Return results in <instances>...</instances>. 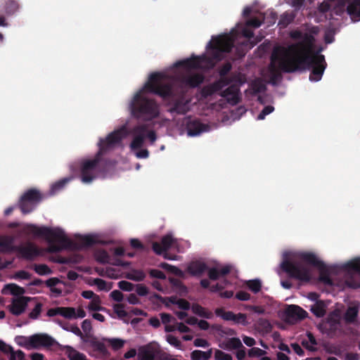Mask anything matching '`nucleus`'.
I'll return each mask as SVG.
<instances>
[{"instance_id":"50","label":"nucleus","mask_w":360,"mask_h":360,"mask_svg":"<svg viewBox=\"0 0 360 360\" xmlns=\"http://www.w3.org/2000/svg\"><path fill=\"white\" fill-rule=\"evenodd\" d=\"M215 94V91L211 84L203 86L201 90V95L204 98H207Z\"/></svg>"},{"instance_id":"18","label":"nucleus","mask_w":360,"mask_h":360,"mask_svg":"<svg viewBox=\"0 0 360 360\" xmlns=\"http://www.w3.org/2000/svg\"><path fill=\"white\" fill-rule=\"evenodd\" d=\"M286 318L292 321H301L305 319L308 313L297 305H290L285 311Z\"/></svg>"},{"instance_id":"10","label":"nucleus","mask_w":360,"mask_h":360,"mask_svg":"<svg viewBox=\"0 0 360 360\" xmlns=\"http://www.w3.org/2000/svg\"><path fill=\"white\" fill-rule=\"evenodd\" d=\"M342 269L350 274L345 280L346 285L353 289L359 288L360 279L351 273L355 272L360 275V258L348 262L342 266Z\"/></svg>"},{"instance_id":"5","label":"nucleus","mask_w":360,"mask_h":360,"mask_svg":"<svg viewBox=\"0 0 360 360\" xmlns=\"http://www.w3.org/2000/svg\"><path fill=\"white\" fill-rule=\"evenodd\" d=\"M123 138L122 132L120 130L114 131L110 133L105 139H101L98 143L99 150L95 158L91 160H82L79 162V176L84 184L91 183L101 171L100 163L101 156L108 150L119 143Z\"/></svg>"},{"instance_id":"48","label":"nucleus","mask_w":360,"mask_h":360,"mask_svg":"<svg viewBox=\"0 0 360 360\" xmlns=\"http://www.w3.org/2000/svg\"><path fill=\"white\" fill-rule=\"evenodd\" d=\"M264 16H263L262 19H259L258 18H252L246 22V25L249 26V27L257 28L261 26V25L264 22Z\"/></svg>"},{"instance_id":"16","label":"nucleus","mask_w":360,"mask_h":360,"mask_svg":"<svg viewBox=\"0 0 360 360\" xmlns=\"http://www.w3.org/2000/svg\"><path fill=\"white\" fill-rule=\"evenodd\" d=\"M219 96L225 98L231 105H236L240 101V88L236 84H231L228 88L219 92Z\"/></svg>"},{"instance_id":"47","label":"nucleus","mask_w":360,"mask_h":360,"mask_svg":"<svg viewBox=\"0 0 360 360\" xmlns=\"http://www.w3.org/2000/svg\"><path fill=\"white\" fill-rule=\"evenodd\" d=\"M114 311L120 319H123L128 315L127 312L124 309V305L122 304H115Z\"/></svg>"},{"instance_id":"1","label":"nucleus","mask_w":360,"mask_h":360,"mask_svg":"<svg viewBox=\"0 0 360 360\" xmlns=\"http://www.w3.org/2000/svg\"><path fill=\"white\" fill-rule=\"evenodd\" d=\"M233 47V40L228 35L212 37V41L207 46V48L210 50V58L203 55L202 56H192L190 58L178 61L175 63V67L181 68L186 71V73L177 77L175 79L167 78L163 74V82H170L172 87L174 84L179 83L183 87L195 88L203 82V77L198 73L190 74L189 72L192 70L200 68L202 63L221 60L223 58V54L231 52Z\"/></svg>"},{"instance_id":"53","label":"nucleus","mask_w":360,"mask_h":360,"mask_svg":"<svg viewBox=\"0 0 360 360\" xmlns=\"http://www.w3.org/2000/svg\"><path fill=\"white\" fill-rule=\"evenodd\" d=\"M167 341L174 347L178 349L181 348V342L176 336L172 335H167Z\"/></svg>"},{"instance_id":"8","label":"nucleus","mask_w":360,"mask_h":360,"mask_svg":"<svg viewBox=\"0 0 360 360\" xmlns=\"http://www.w3.org/2000/svg\"><path fill=\"white\" fill-rule=\"evenodd\" d=\"M43 196L41 193L35 188L27 190L21 196L19 201V206L23 214H28L32 212L37 205L41 201Z\"/></svg>"},{"instance_id":"7","label":"nucleus","mask_w":360,"mask_h":360,"mask_svg":"<svg viewBox=\"0 0 360 360\" xmlns=\"http://www.w3.org/2000/svg\"><path fill=\"white\" fill-rule=\"evenodd\" d=\"M303 40L296 44H291L287 49H283L282 51L285 53L289 57H300L305 54H313L311 53V46L314 38L311 34H304L302 37Z\"/></svg>"},{"instance_id":"63","label":"nucleus","mask_w":360,"mask_h":360,"mask_svg":"<svg viewBox=\"0 0 360 360\" xmlns=\"http://www.w3.org/2000/svg\"><path fill=\"white\" fill-rule=\"evenodd\" d=\"M236 298L238 300L247 301L250 299V295L245 291L240 290L236 294Z\"/></svg>"},{"instance_id":"3","label":"nucleus","mask_w":360,"mask_h":360,"mask_svg":"<svg viewBox=\"0 0 360 360\" xmlns=\"http://www.w3.org/2000/svg\"><path fill=\"white\" fill-rule=\"evenodd\" d=\"M298 260L290 261L284 259L281 264V269L290 278L302 282H309L311 278L310 268L307 265L316 267L319 271V281L326 285H332L333 281L330 276V269L326 264L320 260L317 256L311 252H300Z\"/></svg>"},{"instance_id":"54","label":"nucleus","mask_w":360,"mask_h":360,"mask_svg":"<svg viewBox=\"0 0 360 360\" xmlns=\"http://www.w3.org/2000/svg\"><path fill=\"white\" fill-rule=\"evenodd\" d=\"M266 352L259 347H252L248 351V356L250 357L262 356Z\"/></svg>"},{"instance_id":"15","label":"nucleus","mask_w":360,"mask_h":360,"mask_svg":"<svg viewBox=\"0 0 360 360\" xmlns=\"http://www.w3.org/2000/svg\"><path fill=\"white\" fill-rule=\"evenodd\" d=\"M14 251L18 252L21 257L27 260H32L40 254L37 246L30 242L25 245L15 246Z\"/></svg>"},{"instance_id":"35","label":"nucleus","mask_w":360,"mask_h":360,"mask_svg":"<svg viewBox=\"0 0 360 360\" xmlns=\"http://www.w3.org/2000/svg\"><path fill=\"white\" fill-rule=\"evenodd\" d=\"M69 353H68V358L70 360H87L86 356L80 353L71 347H68Z\"/></svg>"},{"instance_id":"49","label":"nucleus","mask_w":360,"mask_h":360,"mask_svg":"<svg viewBox=\"0 0 360 360\" xmlns=\"http://www.w3.org/2000/svg\"><path fill=\"white\" fill-rule=\"evenodd\" d=\"M160 267L176 275H180L181 274V271L179 268L165 262L161 263Z\"/></svg>"},{"instance_id":"12","label":"nucleus","mask_w":360,"mask_h":360,"mask_svg":"<svg viewBox=\"0 0 360 360\" xmlns=\"http://www.w3.org/2000/svg\"><path fill=\"white\" fill-rule=\"evenodd\" d=\"M29 343L31 349H37L40 347H49L58 345L52 337L46 333H37L30 336Z\"/></svg>"},{"instance_id":"55","label":"nucleus","mask_w":360,"mask_h":360,"mask_svg":"<svg viewBox=\"0 0 360 360\" xmlns=\"http://www.w3.org/2000/svg\"><path fill=\"white\" fill-rule=\"evenodd\" d=\"M274 108L272 105L265 106L257 116V120H264L266 115L272 112Z\"/></svg>"},{"instance_id":"32","label":"nucleus","mask_w":360,"mask_h":360,"mask_svg":"<svg viewBox=\"0 0 360 360\" xmlns=\"http://www.w3.org/2000/svg\"><path fill=\"white\" fill-rule=\"evenodd\" d=\"M307 336L308 338V341L307 340H302V345L306 349H309L310 351H313V352L316 351V349L314 347V345H317V342H316V340L315 337L310 332H307Z\"/></svg>"},{"instance_id":"46","label":"nucleus","mask_w":360,"mask_h":360,"mask_svg":"<svg viewBox=\"0 0 360 360\" xmlns=\"http://www.w3.org/2000/svg\"><path fill=\"white\" fill-rule=\"evenodd\" d=\"M108 342L114 350L121 349L124 344V342L122 340L118 338L109 339Z\"/></svg>"},{"instance_id":"34","label":"nucleus","mask_w":360,"mask_h":360,"mask_svg":"<svg viewBox=\"0 0 360 360\" xmlns=\"http://www.w3.org/2000/svg\"><path fill=\"white\" fill-rule=\"evenodd\" d=\"M169 301L172 304H176L179 308L183 310H188L191 308V304L188 301L185 299H178L176 300L174 297H171Z\"/></svg>"},{"instance_id":"4","label":"nucleus","mask_w":360,"mask_h":360,"mask_svg":"<svg viewBox=\"0 0 360 360\" xmlns=\"http://www.w3.org/2000/svg\"><path fill=\"white\" fill-rule=\"evenodd\" d=\"M27 231L30 233L46 239L49 244L47 252L49 253H58L64 249L89 248L97 243L96 238L91 235H77L75 237L78 243H75L67 237L63 230L60 228L39 227L30 224L27 226Z\"/></svg>"},{"instance_id":"43","label":"nucleus","mask_w":360,"mask_h":360,"mask_svg":"<svg viewBox=\"0 0 360 360\" xmlns=\"http://www.w3.org/2000/svg\"><path fill=\"white\" fill-rule=\"evenodd\" d=\"M29 340H30V337H25V336L20 335V336H17L15 338L16 343L19 346L25 347L27 349H31V346L30 345Z\"/></svg>"},{"instance_id":"60","label":"nucleus","mask_w":360,"mask_h":360,"mask_svg":"<svg viewBox=\"0 0 360 360\" xmlns=\"http://www.w3.org/2000/svg\"><path fill=\"white\" fill-rule=\"evenodd\" d=\"M207 270H208V276L210 280L216 281L220 277V275L219 273V269H217V268L212 267Z\"/></svg>"},{"instance_id":"13","label":"nucleus","mask_w":360,"mask_h":360,"mask_svg":"<svg viewBox=\"0 0 360 360\" xmlns=\"http://www.w3.org/2000/svg\"><path fill=\"white\" fill-rule=\"evenodd\" d=\"M147 131L148 126L146 124H139L135 126L132 129L131 133L134 136V138L131 143H130V148L131 150L139 149L142 147Z\"/></svg>"},{"instance_id":"27","label":"nucleus","mask_w":360,"mask_h":360,"mask_svg":"<svg viewBox=\"0 0 360 360\" xmlns=\"http://www.w3.org/2000/svg\"><path fill=\"white\" fill-rule=\"evenodd\" d=\"M169 111L171 113H176L178 115H185L188 112V107L186 103L177 101L169 108Z\"/></svg>"},{"instance_id":"29","label":"nucleus","mask_w":360,"mask_h":360,"mask_svg":"<svg viewBox=\"0 0 360 360\" xmlns=\"http://www.w3.org/2000/svg\"><path fill=\"white\" fill-rule=\"evenodd\" d=\"M358 308L356 307H349L345 314V320L347 323H353L355 322L358 316Z\"/></svg>"},{"instance_id":"51","label":"nucleus","mask_w":360,"mask_h":360,"mask_svg":"<svg viewBox=\"0 0 360 360\" xmlns=\"http://www.w3.org/2000/svg\"><path fill=\"white\" fill-rule=\"evenodd\" d=\"M42 304L41 303H37L34 308L29 314V317L32 319H37L41 311Z\"/></svg>"},{"instance_id":"42","label":"nucleus","mask_w":360,"mask_h":360,"mask_svg":"<svg viewBox=\"0 0 360 360\" xmlns=\"http://www.w3.org/2000/svg\"><path fill=\"white\" fill-rule=\"evenodd\" d=\"M226 347L229 349H239L243 347L240 340L238 338H232L227 340L226 343Z\"/></svg>"},{"instance_id":"58","label":"nucleus","mask_w":360,"mask_h":360,"mask_svg":"<svg viewBox=\"0 0 360 360\" xmlns=\"http://www.w3.org/2000/svg\"><path fill=\"white\" fill-rule=\"evenodd\" d=\"M216 360H232V356L221 350H217L215 352Z\"/></svg>"},{"instance_id":"14","label":"nucleus","mask_w":360,"mask_h":360,"mask_svg":"<svg viewBox=\"0 0 360 360\" xmlns=\"http://www.w3.org/2000/svg\"><path fill=\"white\" fill-rule=\"evenodd\" d=\"M217 316H220L225 321H232L235 323H240L243 326L248 325L247 316L245 314H234L233 311H226L223 308H217L214 311Z\"/></svg>"},{"instance_id":"39","label":"nucleus","mask_w":360,"mask_h":360,"mask_svg":"<svg viewBox=\"0 0 360 360\" xmlns=\"http://www.w3.org/2000/svg\"><path fill=\"white\" fill-rule=\"evenodd\" d=\"M6 287L13 295H21L25 293V289L17 284L11 283L6 285Z\"/></svg>"},{"instance_id":"40","label":"nucleus","mask_w":360,"mask_h":360,"mask_svg":"<svg viewBox=\"0 0 360 360\" xmlns=\"http://www.w3.org/2000/svg\"><path fill=\"white\" fill-rule=\"evenodd\" d=\"M100 304L101 299L98 295L91 300V302L89 304L88 308L90 311H102L104 309V308L103 307H101Z\"/></svg>"},{"instance_id":"64","label":"nucleus","mask_w":360,"mask_h":360,"mask_svg":"<svg viewBox=\"0 0 360 360\" xmlns=\"http://www.w3.org/2000/svg\"><path fill=\"white\" fill-rule=\"evenodd\" d=\"M193 345L195 347H204V348L210 346V343L207 342V340H206L205 339H202V338H196L193 342Z\"/></svg>"},{"instance_id":"2","label":"nucleus","mask_w":360,"mask_h":360,"mask_svg":"<svg viewBox=\"0 0 360 360\" xmlns=\"http://www.w3.org/2000/svg\"><path fill=\"white\" fill-rule=\"evenodd\" d=\"M146 92L167 98L172 96V84L163 82V73L153 72L143 88L133 97L130 103L132 116L144 120H152L160 115L159 105L154 99L146 96Z\"/></svg>"},{"instance_id":"62","label":"nucleus","mask_w":360,"mask_h":360,"mask_svg":"<svg viewBox=\"0 0 360 360\" xmlns=\"http://www.w3.org/2000/svg\"><path fill=\"white\" fill-rule=\"evenodd\" d=\"M110 296L113 300L116 302H121L123 300V294L118 290L112 291Z\"/></svg>"},{"instance_id":"41","label":"nucleus","mask_w":360,"mask_h":360,"mask_svg":"<svg viewBox=\"0 0 360 360\" xmlns=\"http://www.w3.org/2000/svg\"><path fill=\"white\" fill-rule=\"evenodd\" d=\"M72 179V177H67V178H64L57 182H56L55 184H53L51 186V191L53 192V193H56L58 191H60V189H62L66 184H68L69 181H70Z\"/></svg>"},{"instance_id":"57","label":"nucleus","mask_w":360,"mask_h":360,"mask_svg":"<svg viewBox=\"0 0 360 360\" xmlns=\"http://www.w3.org/2000/svg\"><path fill=\"white\" fill-rule=\"evenodd\" d=\"M149 275L152 278H156L162 279V280L166 278V276H165V273L158 269H150L149 271Z\"/></svg>"},{"instance_id":"38","label":"nucleus","mask_w":360,"mask_h":360,"mask_svg":"<svg viewBox=\"0 0 360 360\" xmlns=\"http://www.w3.org/2000/svg\"><path fill=\"white\" fill-rule=\"evenodd\" d=\"M60 325L65 330L70 331L77 336H82V333L77 325L70 324L69 323H64L63 324L60 323Z\"/></svg>"},{"instance_id":"21","label":"nucleus","mask_w":360,"mask_h":360,"mask_svg":"<svg viewBox=\"0 0 360 360\" xmlns=\"http://www.w3.org/2000/svg\"><path fill=\"white\" fill-rule=\"evenodd\" d=\"M209 127L198 120L190 122L187 125L188 134L191 136L200 135L202 132L207 131Z\"/></svg>"},{"instance_id":"45","label":"nucleus","mask_w":360,"mask_h":360,"mask_svg":"<svg viewBox=\"0 0 360 360\" xmlns=\"http://www.w3.org/2000/svg\"><path fill=\"white\" fill-rule=\"evenodd\" d=\"M94 283L96 285H97L98 288L100 290L108 291L111 288V285L108 286L107 282L101 278H95L94 280Z\"/></svg>"},{"instance_id":"31","label":"nucleus","mask_w":360,"mask_h":360,"mask_svg":"<svg viewBox=\"0 0 360 360\" xmlns=\"http://www.w3.org/2000/svg\"><path fill=\"white\" fill-rule=\"evenodd\" d=\"M251 89L253 94H257L266 91V86L265 84L260 79H257L251 83Z\"/></svg>"},{"instance_id":"33","label":"nucleus","mask_w":360,"mask_h":360,"mask_svg":"<svg viewBox=\"0 0 360 360\" xmlns=\"http://www.w3.org/2000/svg\"><path fill=\"white\" fill-rule=\"evenodd\" d=\"M32 269L37 274L41 276L49 275L52 274V270L49 267L48 265L44 264H34L32 265Z\"/></svg>"},{"instance_id":"23","label":"nucleus","mask_w":360,"mask_h":360,"mask_svg":"<svg viewBox=\"0 0 360 360\" xmlns=\"http://www.w3.org/2000/svg\"><path fill=\"white\" fill-rule=\"evenodd\" d=\"M13 239L10 236H0V253H8L13 252L15 245H13Z\"/></svg>"},{"instance_id":"9","label":"nucleus","mask_w":360,"mask_h":360,"mask_svg":"<svg viewBox=\"0 0 360 360\" xmlns=\"http://www.w3.org/2000/svg\"><path fill=\"white\" fill-rule=\"evenodd\" d=\"M290 57L283 52V56L280 55L278 49H274L271 56V63L269 67V83L272 85H276L277 83L282 79L281 72L283 71L280 68V62L283 58L287 59Z\"/></svg>"},{"instance_id":"36","label":"nucleus","mask_w":360,"mask_h":360,"mask_svg":"<svg viewBox=\"0 0 360 360\" xmlns=\"http://www.w3.org/2000/svg\"><path fill=\"white\" fill-rule=\"evenodd\" d=\"M246 285L254 293L259 292L262 288V283L258 279L250 280L247 281Z\"/></svg>"},{"instance_id":"11","label":"nucleus","mask_w":360,"mask_h":360,"mask_svg":"<svg viewBox=\"0 0 360 360\" xmlns=\"http://www.w3.org/2000/svg\"><path fill=\"white\" fill-rule=\"evenodd\" d=\"M340 326V316L338 313L333 311L320 324V328L323 333L331 335L336 333Z\"/></svg>"},{"instance_id":"28","label":"nucleus","mask_w":360,"mask_h":360,"mask_svg":"<svg viewBox=\"0 0 360 360\" xmlns=\"http://www.w3.org/2000/svg\"><path fill=\"white\" fill-rule=\"evenodd\" d=\"M311 311L318 318L323 317L326 313L325 304L318 301L311 307Z\"/></svg>"},{"instance_id":"61","label":"nucleus","mask_w":360,"mask_h":360,"mask_svg":"<svg viewBox=\"0 0 360 360\" xmlns=\"http://www.w3.org/2000/svg\"><path fill=\"white\" fill-rule=\"evenodd\" d=\"M136 292L139 296H146L148 294V289L145 285L139 284L136 285Z\"/></svg>"},{"instance_id":"59","label":"nucleus","mask_w":360,"mask_h":360,"mask_svg":"<svg viewBox=\"0 0 360 360\" xmlns=\"http://www.w3.org/2000/svg\"><path fill=\"white\" fill-rule=\"evenodd\" d=\"M232 65L230 63H224L219 70V76H226L227 74L231 71Z\"/></svg>"},{"instance_id":"37","label":"nucleus","mask_w":360,"mask_h":360,"mask_svg":"<svg viewBox=\"0 0 360 360\" xmlns=\"http://www.w3.org/2000/svg\"><path fill=\"white\" fill-rule=\"evenodd\" d=\"M60 315L66 318H76V312L75 308L72 307H60Z\"/></svg>"},{"instance_id":"22","label":"nucleus","mask_w":360,"mask_h":360,"mask_svg":"<svg viewBox=\"0 0 360 360\" xmlns=\"http://www.w3.org/2000/svg\"><path fill=\"white\" fill-rule=\"evenodd\" d=\"M347 12L353 21L360 20V0H348Z\"/></svg>"},{"instance_id":"17","label":"nucleus","mask_w":360,"mask_h":360,"mask_svg":"<svg viewBox=\"0 0 360 360\" xmlns=\"http://www.w3.org/2000/svg\"><path fill=\"white\" fill-rule=\"evenodd\" d=\"M30 300V297L25 296L13 298L11 304L8 306L10 312L15 316H20L25 311Z\"/></svg>"},{"instance_id":"6","label":"nucleus","mask_w":360,"mask_h":360,"mask_svg":"<svg viewBox=\"0 0 360 360\" xmlns=\"http://www.w3.org/2000/svg\"><path fill=\"white\" fill-rule=\"evenodd\" d=\"M326 66L324 56L318 53L283 58L280 62V68L284 72L290 73L311 69L309 75V80L311 82L321 79Z\"/></svg>"},{"instance_id":"44","label":"nucleus","mask_w":360,"mask_h":360,"mask_svg":"<svg viewBox=\"0 0 360 360\" xmlns=\"http://www.w3.org/2000/svg\"><path fill=\"white\" fill-rule=\"evenodd\" d=\"M141 360H155L154 352L149 349H145L140 353Z\"/></svg>"},{"instance_id":"30","label":"nucleus","mask_w":360,"mask_h":360,"mask_svg":"<svg viewBox=\"0 0 360 360\" xmlns=\"http://www.w3.org/2000/svg\"><path fill=\"white\" fill-rule=\"evenodd\" d=\"M212 356V350L203 352L201 350H194L191 354L192 360H208Z\"/></svg>"},{"instance_id":"52","label":"nucleus","mask_w":360,"mask_h":360,"mask_svg":"<svg viewBox=\"0 0 360 360\" xmlns=\"http://www.w3.org/2000/svg\"><path fill=\"white\" fill-rule=\"evenodd\" d=\"M118 287L124 291L130 292L134 290V284L127 281H121L118 283Z\"/></svg>"},{"instance_id":"24","label":"nucleus","mask_w":360,"mask_h":360,"mask_svg":"<svg viewBox=\"0 0 360 360\" xmlns=\"http://www.w3.org/2000/svg\"><path fill=\"white\" fill-rule=\"evenodd\" d=\"M191 310L193 314L205 319H209L213 316V314L211 311H208L197 303L193 304L191 306Z\"/></svg>"},{"instance_id":"26","label":"nucleus","mask_w":360,"mask_h":360,"mask_svg":"<svg viewBox=\"0 0 360 360\" xmlns=\"http://www.w3.org/2000/svg\"><path fill=\"white\" fill-rule=\"evenodd\" d=\"M126 278L134 281H142L146 278V274L140 269H131L127 274Z\"/></svg>"},{"instance_id":"56","label":"nucleus","mask_w":360,"mask_h":360,"mask_svg":"<svg viewBox=\"0 0 360 360\" xmlns=\"http://www.w3.org/2000/svg\"><path fill=\"white\" fill-rule=\"evenodd\" d=\"M13 278L15 279H24V280H29L31 278V274L24 270H20L17 272L13 276Z\"/></svg>"},{"instance_id":"25","label":"nucleus","mask_w":360,"mask_h":360,"mask_svg":"<svg viewBox=\"0 0 360 360\" xmlns=\"http://www.w3.org/2000/svg\"><path fill=\"white\" fill-rule=\"evenodd\" d=\"M20 8L18 2L15 0H4V11L6 15H12Z\"/></svg>"},{"instance_id":"20","label":"nucleus","mask_w":360,"mask_h":360,"mask_svg":"<svg viewBox=\"0 0 360 360\" xmlns=\"http://www.w3.org/2000/svg\"><path fill=\"white\" fill-rule=\"evenodd\" d=\"M207 269V265L199 260L191 262L187 267V271L191 275L198 277L201 276Z\"/></svg>"},{"instance_id":"19","label":"nucleus","mask_w":360,"mask_h":360,"mask_svg":"<svg viewBox=\"0 0 360 360\" xmlns=\"http://www.w3.org/2000/svg\"><path fill=\"white\" fill-rule=\"evenodd\" d=\"M174 239L172 236L166 235L162 238L160 243L155 242L153 243V250L157 255H162L171 248Z\"/></svg>"}]
</instances>
